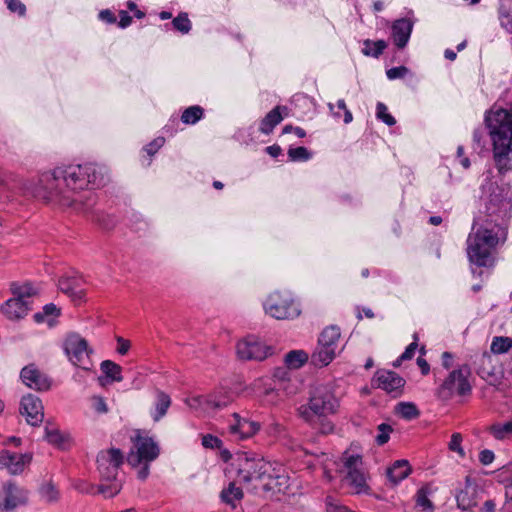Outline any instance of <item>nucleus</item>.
<instances>
[{"label": "nucleus", "instance_id": "1", "mask_svg": "<svg viewBox=\"0 0 512 512\" xmlns=\"http://www.w3.org/2000/svg\"><path fill=\"white\" fill-rule=\"evenodd\" d=\"M484 125L500 174L512 171V92L506 90L485 112Z\"/></svg>", "mask_w": 512, "mask_h": 512}, {"label": "nucleus", "instance_id": "2", "mask_svg": "<svg viewBox=\"0 0 512 512\" xmlns=\"http://www.w3.org/2000/svg\"><path fill=\"white\" fill-rule=\"evenodd\" d=\"M481 185L482 195L477 214L473 221L493 228L507 231V222L511 217L512 193L509 187L499 186L492 181L494 175L491 169L485 172Z\"/></svg>", "mask_w": 512, "mask_h": 512}, {"label": "nucleus", "instance_id": "3", "mask_svg": "<svg viewBox=\"0 0 512 512\" xmlns=\"http://www.w3.org/2000/svg\"><path fill=\"white\" fill-rule=\"evenodd\" d=\"M281 471L280 465L262 457L243 455L238 458L236 481L244 485L253 484L254 488L258 487L257 482H261L264 490L281 492L287 483V478L280 474Z\"/></svg>", "mask_w": 512, "mask_h": 512}, {"label": "nucleus", "instance_id": "4", "mask_svg": "<svg viewBox=\"0 0 512 512\" xmlns=\"http://www.w3.org/2000/svg\"><path fill=\"white\" fill-rule=\"evenodd\" d=\"M507 231L493 228L473 221L467 238V255L470 262L480 267L488 266L493 261V252L499 243L506 241Z\"/></svg>", "mask_w": 512, "mask_h": 512}, {"label": "nucleus", "instance_id": "5", "mask_svg": "<svg viewBox=\"0 0 512 512\" xmlns=\"http://www.w3.org/2000/svg\"><path fill=\"white\" fill-rule=\"evenodd\" d=\"M123 460V454L117 448L103 450L97 456L98 470L101 476L98 491L106 498L114 497L122 489V482L117 475Z\"/></svg>", "mask_w": 512, "mask_h": 512}, {"label": "nucleus", "instance_id": "6", "mask_svg": "<svg viewBox=\"0 0 512 512\" xmlns=\"http://www.w3.org/2000/svg\"><path fill=\"white\" fill-rule=\"evenodd\" d=\"M67 191L95 189L105 184L103 168L95 164L70 165L58 171Z\"/></svg>", "mask_w": 512, "mask_h": 512}, {"label": "nucleus", "instance_id": "7", "mask_svg": "<svg viewBox=\"0 0 512 512\" xmlns=\"http://www.w3.org/2000/svg\"><path fill=\"white\" fill-rule=\"evenodd\" d=\"M339 408V400L326 385H318L311 392L307 405H301L299 415L308 423H313L315 418L326 417L334 414Z\"/></svg>", "mask_w": 512, "mask_h": 512}, {"label": "nucleus", "instance_id": "8", "mask_svg": "<svg viewBox=\"0 0 512 512\" xmlns=\"http://www.w3.org/2000/svg\"><path fill=\"white\" fill-rule=\"evenodd\" d=\"M132 449L128 454V463L135 467L140 464H149L160 454L157 442L146 431L136 430L131 436Z\"/></svg>", "mask_w": 512, "mask_h": 512}, {"label": "nucleus", "instance_id": "9", "mask_svg": "<svg viewBox=\"0 0 512 512\" xmlns=\"http://www.w3.org/2000/svg\"><path fill=\"white\" fill-rule=\"evenodd\" d=\"M265 312L277 320H288L301 313L299 305L288 291L272 292L264 303Z\"/></svg>", "mask_w": 512, "mask_h": 512}, {"label": "nucleus", "instance_id": "10", "mask_svg": "<svg viewBox=\"0 0 512 512\" xmlns=\"http://www.w3.org/2000/svg\"><path fill=\"white\" fill-rule=\"evenodd\" d=\"M470 375L471 369L466 364L452 370L438 388V397L442 400H448L454 395H469L472 389L469 381Z\"/></svg>", "mask_w": 512, "mask_h": 512}, {"label": "nucleus", "instance_id": "11", "mask_svg": "<svg viewBox=\"0 0 512 512\" xmlns=\"http://www.w3.org/2000/svg\"><path fill=\"white\" fill-rule=\"evenodd\" d=\"M59 170L60 168L43 173L33 189V194L47 200L62 198L69 204L73 199L68 191L64 190L65 184L62 182V176L58 175Z\"/></svg>", "mask_w": 512, "mask_h": 512}, {"label": "nucleus", "instance_id": "12", "mask_svg": "<svg viewBox=\"0 0 512 512\" xmlns=\"http://www.w3.org/2000/svg\"><path fill=\"white\" fill-rule=\"evenodd\" d=\"M342 461L346 471L345 481L351 487L352 492L356 494L366 493L369 487L362 457L358 454L345 453Z\"/></svg>", "mask_w": 512, "mask_h": 512}, {"label": "nucleus", "instance_id": "13", "mask_svg": "<svg viewBox=\"0 0 512 512\" xmlns=\"http://www.w3.org/2000/svg\"><path fill=\"white\" fill-rule=\"evenodd\" d=\"M233 401V396L227 390H218L208 395L192 396L186 399L190 409L199 413H211L226 407Z\"/></svg>", "mask_w": 512, "mask_h": 512}, {"label": "nucleus", "instance_id": "14", "mask_svg": "<svg viewBox=\"0 0 512 512\" xmlns=\"http://www.w3.org/2000/svg\"><path fill=\"white\" fill-rule=\"evenodd\" d=\"M63 347L69 360L75 366L84 370H91V351L88 349L87 342L84 338L80 337L78 334H70L66 337Z\"/></svg>", "mask_w": 512, "mask_h": 512}, {"label": "nucleus", "instance_id": "15", "mask_svg": "<svg viewBox=\"0 0 512 512\" xmlns=\"http://www.w3.org/2000/svg\"><path fill=\"white\" fill-rule=\"evenodd\" d=\"M236 352L240 359L262 361L273 354V348L255 337H247L237 343Z\"/></svg>", "mask_w": 512, "mask_h": 512}, {"label": "nucleus", "instance_id": "16", "mask_svg": "<svg viewBox=\"0 0 512 512\" xmlns=\"http://www.w3.org/2000/svg\"><path fill=\"white\" fill-rule=\"evenodd\" d=\"M20 413L26 418L28 424L38 426L44 418L41 400L32 394L24 396L20 404Z\"/></svg>", "mask_w": 512, "mask_h": 512}, {"label": "nucleus", "instance_id": "17", "mask_svg": "<svg viewBox=\"0 0 512 512\" xmlns=\"http://www.w3.org/2000/svg\"><path fill=\"white\" fill-rule=\"evenodd\" d=\"M20 378L27 387L34 390L46 391L51 386L50 379L35 364H29L22 368Z\"/></svg>", "mask_w": 512, "mask_h": 512}, {"label": "nucleus", "instance_id": "18", "mask_svg": "<svg viewBox=\"0 0 512 512\" xmlns=\"http://www.w3.org/2000/svg\"><path fill=\"white\" fill-rule=\"evenodd\" d=\"M232 422L229 424V433L236 440H243L254 436L260 429V424L240 417L238 413L232 414Z\"/></svg>", "mask_w": 512, "mask_h": 512}, {"label": "nucleus", "instance_id": "19", "mask_svg": "<svg viewBox=\"0 0 512 512\" xmlns=\"http://www.w3.org/2000/svg\"><path fill=\"white\" fill-rule=\"evenodd\" d=\"M31 460L30 454H17L2 450L0 452V469H7L10 474L17 475L24 471Z\"/></svg>", "mask_w": 512, "mask_h": 512}, {"label": "nucleus", "instance_id": "20", "mask_svg": "<svg viewBox=\"0 0 512 512\" xmlns=\"http://www.w3.org/2000/svg\"><path fill=\"white\" fill-rule=\"evenodd\" d=\"M477 489L472 483L470 477H466L464 487L458 489L455 493L457 507L462 511H469L478 503Z\"/></svg>", "mask_w": 512, "mask_h": 512}, {"label": "nucleus", "instance_id": "21", "mask_svg": "<svg viewBox=\"0 0 512 512\" xmlns=\"http://www.w3.org/2000/svg\"><path fill=\"white\" fill-rule=\"evenodd\" d=\"M374 381L378 388H381L388 393L399 392L405 384V380L401 376L388 370L377 371Z\"/></svg>", "mask_w": 512, "mask_h": 512}, {"label": "nucleus", "instance_id": "22", "mask_svg": "<svg viewBox=\"0 0 512 512\" xmlns=\"http://www.w3.org/2000/svg\"><path fill=\"white\" fill-rule=\"evenodd\" d=\"M27 502V491L8 482L3 486V495L0 496V503L5 507L16 508Z\"/></svg>", "mask_w": 512, "mask_h": 512}, {"label": "nucleus", "instance_id": "23", "mask_svg": "<svg viewBox=\"0 0 512 512\" xmlns=\"http://www.w3.org/2000/svg\"><path fill=\"white\" fill-rule=\"evenodd\" d=\"M413 29V22L406 18L397 19L392 25V38L395 45L402 49L404 48L411 36Z\"/></svg>", "mask_w": 512, "mask_h": 512}, {"label": "nucleus", "instance_id": "24", "mask_svg": "<svg viewBox=\"0 0 512 512\" xmlns=\"http://www.w3.org/2000/svg\"><path fill=\"white\" fill-rule=\"evenodd\" d=\"M289 115V109L287 106L277 105L266 116L261 120L259 130L263 134H270L273 129Z\"/></svg>", "mask_w": 512, "mask_h": 512}, {"label": "nucleus", "instance_id": "25", "mask_svg": "<svg viewBox=\"0 0 512 512\" xmlns=\"http://www.w3.org/2000/svg\"><path fill=\"white\" fill-rule=\"evenodd\" d=\"M31 303L14 297L8 299L0 308L1 312L9 319L24 318L30 311Z\"/></svg>", "mask_w": 512, "mask_h": 512}, {"label": "nucleus", "instance_id": "26", "mask_svg": "<svg viewBox=\"0 0 512 512\" xmlns=\"http://www.w3.org/2000/svg\"><path fill=\"white\" fill-rule=\"evenodd\" d=\"M412 469L407 460H396L390 467L387 468L386 475L393 485H397L402 480L407 478Z\"/></svg>", "mask_w": 512, "mask_h": 512}, {"label": "nucleus", "instance_id": "27", "mask_svg": "<svg viewBox=\"0 0 512 512\" xmlns=\"http://www.w3.org/2000/svg\"><path fill=\"white\" fill-rule=\"evenodd\" d=\"M81 280L76 277H62L59 280L58 286L59 289L69 295L74 301L81 300L85 293L81 288Z\"/></svg>", "mask_w": 512, "mask_h": 512}, {"label": "nucleus", "instance_id": "28", "mask_svg": "<svg viewBox=\"0 0 512 512\" xmlns=\"http://www.w3.org/2000/svg\"><path fill=\"white\" fill-rule=\"evenodd\" d=\"M10 291L14 298L30 303V299L38 293L37 289L29 282H11Z\"/></svg>", "mask_w": 512, "mask_h": 512}, {"label": "nucleus", "instance_id": "29", "mask_svg": "<svg viewBox=\"0 0 512 512\" xmlns=\"http://www.w3.org/2000/svg\"><path fill=\"white\" fill-rule=\"evenodd\" d=\"M487 432L496 440L512 439V419L506 422H496L487 428Z\"/></svg>", "mask_w": 512, "mask_h": 512}, {"label": "nucleus", "instance_id": "30", "mask_svg": "<svg viewBox=\"0 0 512 512\" xmlns=\"http://www.w3.org/2000/svg\"><path fill=\"white\" fill-rule=\"evenodd\" d=\"M340 329L336 326H330L323 330L318 342L328 348H332L335 352H339Z\"/></svg>", "mask_w": 512, "mask_h": 512}, {"label": "nucleus", "instance_id": "31", "mask_svg": "<svg viewBox=\"0 0 512 512\" xmlns=\"http://www.w3.org/2000/svg\"><path fill=\"white\" fill-rule=\"evenodd\" d=\"M336 354L337 352L332 348L323 346V344L318 342V346L311 356V361L315 366L323 367L328 365L335 358Z\"/></svg>", "mask_w": 512, "mask_h": 512}, {"label": "nucleus", "instance_id": "32", "mask_svg": "<svg viewBox=\"0 0 512 512\" xmlns=\"http://www.w3.org/2000/svg\"><path fill=\"white\" fill-rule=\"evenodd\" d=\"M171 405V399L168 394L158 390L156 392L155 411L152 413V418L155 422H158L164 417Z\"/></svg>", "mask_w": 512, "mask_h": 512}, {"label": "nucleus", "instance_id": "33", "mask_svg": "<svg viewBox=\"0 0 512 512\" xmlns=\"http://www.w3.org/2000/svg\"><path fill=\"white\" fill-rule=\"evenodd\" d=\"M45 439L59 448H65L68 441V438L56 426L50 424L45 427Z\"/></svg>", "mask_w": 512, "mask_h": 512}, {"label": "nucleus", "instance_id": "34", "mask_svg": "<svg viewBox=\"0 0 512 512\" xmlns=\"http://www.w3.org/2000/svg\"><path fill=\"white\" fill-rule=\"evenodd\" d=\"M309 359L308 354L303 350H292L285 355V364L289 369H299Z\"/></svg>", "mask_w": 512, "mask_h": 512}, {"label": "nucleus", "instance_id": "35", "mask_svg": "<svg viewBox=\"0 0 512 512\" xmlns=\"http://www.w3.org/2000/svg\"><path fill=\"white\" fill-rule=\"evenodd\" d=\"M59 314L60 309L54 304H47L43 307L42 312H38L34 315V319L38 323L47 322L49 326H53L54 319L58 317Z\"/></svg>", "mask_w": 512, "mask_h": 512}, {"label": "nucleus", "instance_id": "36", "mask_svg": "<svg viewBox=\"0 0 512 512\" xmlns=\"http://www.w3.org/2000/svg\"><path fill=\"white\" fill-rule=\"evenodd\" d=\"M386 47L387 44L384 40H365L363 43L362 53L366 56L377 58L383 53Z\"/></svg>", "mask_w": 512, "mask_h": 512}, {"label": "nucleus", "instance_id": "37", "mask_svg": "<svg viewBox=\"0 0 512 512\" xmlns=\"http://www.w3.org/2000/svg\"><path fill=\"white\" fill-rule=\"evenodd\" d=\"M101 370L105 374L106 377L110 378L112 381L120 382L123 380L122 377V368L120 365L116 364L113 361L105 360L101 363Z\"/></svg>", "mask_w": 512, "mask_h": 512}, {"label": "nucleus", "instance_id": "38", "mask_svg": "<svg viewBox=\"0 0 512 512\" xmlns=\"http://www.w3.org/2000/svg\"><path fill=\"white\" fill-rule=\"evenodd\" d=\"M203 115L204 110L202 107L198 105L190 106L183 111L181 121L184 124L194 125L203 117Z\"/></svg>", "mask_w": 512, "mask_h": 512}, {"label": "nucleus", "instance_id": "39", "mask_svg": "<svg viewBox=\"0 0 512 512\" xmlns=\"http://www.w3.org/2000/svg\"><path fill=\"white\" fill-rule=\"evenodd\" d=\"M396 411L399 416L406 420H412L420 415L417 406L411 402H401L397 405Z\"/></svg>", "mask_w": 512, "mask_h": 512}, {"label": "nucleus", "instance_id": "40", "mask_svg": "<svg viewBox=\"0 0 512 512\" xmlns=\"http://www.w3.org/2000/svg\"><path fill=\"white\" fill-rule=\"evenodd\" d=\"M242 497V490L236 487L234 483H230L228 488L224 489L221 493L222 500L233 507H235V502L241 500Z\"/></svg>", "mask_w": 512, "mask_h": 512}, {"label": "nucleus", "instance_id": "41", "mask_svg": "<svg viewBox=\"0 0 512 512\" xmlns=\"http://www.w3.org/2000/svg\"><path fill=\"white\" fill-rule=\"evenodd\" d=\"M330 111L332 112L333 116L337 119L341 117L340 112L343 111L344 113V123L349 124L353 120V116L351 111L347 108L346 103L343 99H340L337 101L336 105L328 104Z\"/></svg>", "mask_w": 512, "mask_h": 512}, {"label": "nucleus", "instance_id": "42", "mask_svg": "<svg viewBox=\"0 0 512 512\" xmlns=\"http://www.w3.org/2000/svg\"><path fill=\"white\" fill-rule=\"evenodd\" d=\"M512 347V338L510 337H494L490 349L495 354H503Z\"/></svg>", "mask_w": 512, "mask_h": 512}, {"label": "nucleus", "instance_id": "43", "mask_svg": "<svg viewBox=\"0 0 512 512\" xmlns=\"http://www.w3.org/2000/svg\"><path fill=\"white\" fill-rule=\"evenodd\" d=\"M287 154H288L290 161H293V162L308 161L312 157V153L306 147H303V146L295 147V148L291 147L288 149Z\"/></svg>", "mask_w": 512, "mask_h": 512}, {"label": "nucleus", "instance_id": "44", "mask_svg": "<svg viewBox=\"0 0 512 512\" xmlns=\"http://www.w3.org/2000/svg\"><path fill=\"white\" fill-rule=\"evenodd\" d=\"M173 27L181 32L182 34H187L191 30L192 24L188 18L187 13H180L177 17L172 20Z\"/></svg>", "mask_w": 512, "mask_h": 512}, {"label": "nucleus", "instance_id": "45", "mask_svg": "<svg viewBox=\"0 0 512 512\" xmlns=\"http://www.w3.org/2000/svg\"><path fill=\"white\" fill-rule=\"evenodd\" d=\"M418 347V335L415 333L413 335V342L410 343L405 351L400 355V357L393 363L394 367H398L401 365L403 361L410 360L413 358L416 349Z\"/></svg>", "mask_w": 512, "mask_h": 512}, {"label": "nucleus", "instance_id": "46", "mask_svg": "<svg viewBox=\"0 0 512 512\" xmlns=\"http://www.w3.org/2000/svg\"><path fill=\"white\" fill-rule=\"evenodd\" d=\"M40 495L46 502H55L59 499V491L52 482L42 485Z\"/></svg>", "mask_w": 512, "mask_h": 512}, {"label": "nucleus", "instance_id": "47", "mask_svg": "<svg viewBox=\"0 0 512 512\" xmlns=\"http://www.w3.org/2000/svg\"><path fill=\"white\" fill-rule=\"evenodd\" d=\"M416 504L424 511L433 512L434 505L431 500L428 498V492L426 489L421 488L417 491L416 494Z\"/></svg>", "mask_w": 512, "mask_h": 512}, {"label": "nucleus", "instance_id": "48", "mask_svg": "<svg viewBox=\"0 0 512 512\" xmlns=\"http://www.w3.org/2000/svg\"><path fill=\"white\" fill-rule=\"evenodd\" d=\"M376 117L388 126H393L396 123L395 118L388 113L387 106L382 102L377 103Z\"/></svg>", "mask_w": 512, "mask_h": 512}, {"label": "nucleus", "instance_id": "49", "mask_svg": "<svg viewBox=\"0 0 512 512\" xmlns=\"http://www.w3.org/2000/svg\"><path fill=\"white\" fill-rule=\"evenodd\" d=\"M499 20L502 28L512 33V12L509 8L505 6L499 8Z\"/></svg>", "mask_w": 512, "mask_h": 512}, {"label": "nucleus", "instance_id": "50", "mask_svg": "<svg viewBox=\"0 0 512 512\" xmlns=\"http://www.w3.org/2000/svg\"><path fill=\"white\" fill-rule=\"evenodd\" d=\"M448 447L451 451L456 452L461 458L465 457V452L462 448V435L460 433L452 434Z\"/></svg>", "mask_w": 512, "mask_h": 512}, {"label": "nucleus", "instance_id": "51", "mask_svg": "<svg viewBox=\"0 0 512 512\" xmlns=\"http://www.w3.org/2000/svg\"><path fill=\"white\" fill-rule=\"evenodd\" d=\"M393 431L392 427L386 423H382L378 426V435L376 436V442L378 445L386 444L390 439V433Z\"/></svg>", "mask_w": 512, "mask_h": 512}, {"label": "nucleus", "instance_id": "52", "mask_svg": "<svg viewBox=\"0 0 512 512\" xmlns=\"http://www.w3.org/2000/svg\"><path fill=\"white\" fill-rule=\"evenodd\" d=\"M325 504L327 512H353L331 496L326 497Z\"/></svg>", "mask_w": 512, "mask_h": 512}, {"label": "nucleus", "instance_id": "53", "mask_svg": "<svg viewBox=\"0 0 512 512\" xmlns=\"http://www.w3.org/2000/svg\"><path fill=\"white\" fill-rule=\"evenodd\" d=\"M15 181L14 175L0 171V191L13 189Z\"/></svg>", "mask_w": 512, "mask_h": 512}, {"label": "nucleus", "instance_id": "54", "mask_svg": "<svg viewBox=\"0 0 512 512\" xmlns=\"http://www.w3.org/2000/svg\"><path fill=\"white\" fill-rule=\"evenodd\" d=\"M202 445L209 449H219L222 446V440L211 434L202 436Z\"/></svg>", "mask_w": 512, "mask_h": 512}, {"label": "nucleus", "instance_id": "55", "mask_svg": "<svg viewBox=\"0 0 512 512\" xmlns=\"http://www.w3.org/2000/svg\"><path fill=\"white\" fill-rule=\"evenodd\" d=\"M5 2L11 12L17 13L19 16L25 15L26 7L20 0H5Z\"/></svg>", "mask_w": 512, "mask_h": 512}, {"label": "nucleus", "instance_id": "56", "mask_svg": "<svg viewBox=\"0 0 512 512\" xmlns=\"http://www.w3.org/2000/svg\"><path fill=\"white\" fill-rule=\"evenodd\" d=\"M505 502L501 508L502 512H512V481L505 486Z\"/></svg>", "mask_w": 512, "mask_h": 512}, {"label": "nucleus", "instance_id": "57", "mask_svg": "<svg viewBox=\"0 0 512 512\" xmlns=\"http://www.w3.org/2000/svg\"><path fill=\"white\" fill-rule=\"evenodd\" d=\"M408 73V69L405 66L393 67L387 70L386 74L390 80L403 78Z\"/></svg>", "mask_w": 512, "mask_h": 512}, {"label": "nucleus", "instance_id": "58", "mask_svg": "<svg viewBox=\"0 0 512 512\" xmlns=\"http://www.w3.org/2000/svg\"><path fill=\"white\" fill-rule=\"evenodd\" d=\"M164 142L163 137L156 138L145 147V151L150 156L154 155L163 146Z\"/></svg>", "mask_w": 512, "mask_h": 512}, {"label": "nucleus", "instance_id": "59", "mask_svg": "<svg viewBox=\"0 0 512 512\" xmlns=\"http://www.w3.org/2000/svg\"><path fill=\"white\" fill-rule=\"evenodd\" d=\"M93 408L98 413H107L108 407L104 400V398L100 396H95L92 398Z\"/></svg>", "mask_w": 512, "mask_h": 512}, {"label": "nucleus", "instance_id": "60", "mask_svg": "<svg viewBox=\"0 0 512 512\" xmlns=\"http://www.w3.org/2000/svg\"><path fill=\"white\" fill-rule=\"evenodd\" d=\"M117 352L121 355L127 354L131 347V343L129 340L124 339L123 337H117Z\"/></svg>", "mask_w": 512, "mask_h": 512}, {"label": "nucleus", "instance_id": "61", "mask_svg": "<svg viewBox=\"0 0 512 512\" xmlns=\"http://www.w3.org/2000/svg\"><path fill=\"white\" fill-rule=\"evenodd\" d=\"M495 456L493 451L485 449L479 453V461L483 465H489L493 462Z\"/></svg>", "mask_w": 512, "mask_h": 512}, {"label": "nucleus", "instance_id": "62", "mask_svg": "<svg viewBox=\"0 0 512 512\" xmlns=\"http://www.w3.org/2000/svg\"><path fill=\"white\" fill-rule=\"evenodd\" d=\"M291 132L295 133L299 138H304L306 136L305 130L298 126L294 127L292 125H286L282 129L283 134H287V133H291Z\"/></svg>", "mask_w": 512, "mask_h": 512}, {"label": "nucleus", "instance_id": "63", "mask_svg": "<svg viewBox=\"0 0 512 512\" xmlns=\"http://www.w3.org/2000/svg\"><path fill=\"white\" fill-rule=\"evenodd\" d=\"M120 20H119V27L126 28L128 27L132 22V17L128 14L126 11H120Z\"/></svg>", "mask_w": 512, "mask_h": 512}, {"label": "nucleus", "instance_id": "64", "mask_svg": "<svg viewBox=\"0 0 512 512\" xmlns=\"http://www.w3.org/2000/svg\"><path fill=\"white\" fill-rule=\"evenodd\" d=\"M99 18L107 23L116 22V17L110 10H102L99 13Z\"/></svg>", "mask_w": 512, "mask_h": 512}]
</instances>
